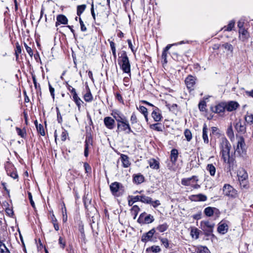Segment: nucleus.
I'll return each instance as SVG.
<instances>
[{
	"label": "nucleus",
	"mask_w": 253,
	"mask_h": 253,
	"mask_svg": "<svg viewBox=\"0 0 253 253\" xmlns=\"http://www.w3.org/2000/svg\"><path fill=\"white\" fill-rule=\"evenodd\" d=\"M219 147L220 155L223 162L225 163L230 164L232 161L230 155L231 146L225 137H222L220 138Z\"/></svg>",
	"instance_id": "f257e3e1"
},
{
	"label": "nucleus",
	"mask_w": 253,
	"mask_h": 253,
	"mask_svg": "<svg viewBox=\"0 0 253 253\" xmlns=\"http://www.w3.org/2000/svg\"><path fill=\"white\" fill-rule=\"evenodd\" d=\"M198 180V177L194 175L191 177L182 178L181 184L184 186H191L194 189H198L200 187V185L197 184Z\"/></svg>",
	"instance_id": "f03ea898"
},
{
	"label": "nucleus",
	"mask_w": 253,
	"mask_h": 253,
	"mask_svg": "<svg viewBox=\"0 0 253 253\" xmlns=\"http://www.w3.org/2000/svg\"><path fill=\"white\" fill-rule=\"evenodd\" d=\"M121 58L120 65L121 69L124 72L129 73L130 72V65L126 53V52L123 53L121 55Z\"/></svg>",
	"instance_id": "7ed1b4c3"
},
{
	"label": "nucleus",
	"mask_w": 253,
	"mask_h": 253,
	"mask_svg": "<svg viewBox=\"0 0 253 253\" xmlns=\"http://www.w3.org/2000/svg\"><path fill=\"white\" fill-rule=\"evenodd\" d=\"M223 193L225 196L235 198L237 197V191L229 184H225L223 187Z\"/></svg>",
	"instance_id": "20e7f679"
},
{
	"label": "nucleus",
	"mask_w": 253,
	"mask_h": 253,
	"mask_svg": "<svg viewBox=\"0 0 253 253\" xmlns=\"http://www.w3.org/2000/svg\"><path fill=\"white\" fill-rule=\"evenodd\" d=\"M201 229L207 235L211 234L214 227V223L208 220L202 221L200 223Z\"/></svg>",
	"instance_id": "39448f33"
},
{
	"label": "nucleus",
	"mask_w": 253,
	"mask_h": 253,
	"mask_svg": "<svg viewBox=\"0 0 253 253\" xmlns=\"http://www.w3.org/2000/svg\"><path fill=\"white\" fill-rule=\"evenodd\" d=\"M245 146L246 145L243 137H239L238 138L237 146L235 148V153H237L239 155L243 154L245 151Z\"/></svg>",
	"instance_id": "423d86ee"
},
{
	"label": "nucleus",
	"mask_w": 253,
	"mask_h": 253,
	"mask_svg": "<svg viewBox=\"0 0 253 253\" xmlns=\"http://www.w3.org/2000/svg\"><path fill=\"white\" fill-rule=\"evenodd\" d=\"M117 126L119 130H120L121 131H126V133L127 134L132 132V130L130 127L129 124L126 119L120 122V123H118Z\"/></svg>",
	"instance_id": "0eeeda50"
},
{
	"label": "nucleus",
	"mask_w": 253,
	"mask_h": 253,
	"mask_svg": "<svg viewBox=\"0 0 253 253\" xmlns=\"http://www.w3.org/2000/svg\"><path fill=\"white\" fill-rule=\"evenodd\" d=\"M196 78L191 75H189L185 80V83L187 88L190 90H193L195 88Z\"/></svg>",
	"instance_id": "6e6552de"
},
{
	"label": "nucleus",
	"mask_w": 253,
	"mask_h": 253,
	"mask_svg": "<svg viewBox=\"0 0 253 253\" xmlns=\"http://www.w3.org/2000/svg\"><path fill=\"white\" fill-rule=\"evenodd\" d=\"M225 102H221L214 106L211 107V109L212 112L220 114L225 111Z\"/></svg>",
	"instance_id": "1a4fd4ad"
},
{
	"label": "nucleus",
	"mask_w": 253,
	"mask_h": 253,
	"mask_svg": "<svg viewBox=\"0 0 253 253\" xmlns=\"http://www.w3.org/2000/svg\"><path fill=\"white\" fill-rule=\"evenodd\" d=\"M225 109L229 111L232 112L237 109L239 106L238 102L236 101H231L228 102H225Z\"/></svg>",
	"instance_id": "9d476101"
},
{
	"label": "nucleus",
	"mask_w": 253,
	"mask_h": 253,
	"mask_svg": "<svg viewBox=\"0 0 253 253\" xmlns=\"http://www.w3.org/2000/svg\"><path fill=\"white\" fill-rule=\"evenodd\" d=\"M104 123L105 126L109 129H113L115 127V120L110 117H105Z\"/></svg>",
	"instance_id": "9b49d317"
},
{
	"label": "nucleus",
	"mask_w": 253,
	"mask_h": 253,
	"mask_svg": "<svg viewBox=\"0 0 253 253\" xmlns=\"http://www.w3.org/2000/svg\"><path fill=\"white\" fill-rule=\"evenodd\" d=\"M228 230V226L227 223L223 221H220L218 223L217 227V231L221 234H225Z\"/></svg>",
	"instance_id": "f8f14e48"
},
{
	"label": "nucleus",
	"mask_w": 253,
	"mask_h": 253,
	"mask_svg": "<svg viewBox=\"0 0 253 253\" xmlns=\"http://www.w3.org/2000/svg\"><path fill=\"white\" fill-rule=\"evenodd\" d=\"M235 127L237 132L241 134H244L246 132V125L240 120L236 123Z\"/></svg>",
	"instance_id": "ddd939ff"
},
{
	"label": "nucleus",
	"mask_w": 253,
	"mask_h": 253,
	"mask_svg": "<svg viewBox=\"0 0 253 253\" xmlns=\"http://www.w3.org/2000/svg\"><path fill=\"white\" fill-rule=\"evenodd\" d=\"M237 176L238 177V180L242 183H244V181L247 179L248 175L247 172L243 169H240L237 172Z\"/></svg>",
	"instance_id": "4468645a"
},
{
	"label": "nucleus",
	"mask_w": 253,
	"mask_h": 253,
	"mask_svg": "<svg viewBox=\"0 0 253 253\" xmlns=\"http://www.w3.org/2000/svg\"><path fill=\"white\" fill-rule=\"evenodd\" d=\"M152 117L156 122H159L161 121L162 116L158 108L155 107L152 113Z\"/></svg>",
	"instance_id": "2eb2a0df"
},
{
	"label": "nucleus",
	"mask_w": 253,
	"mask_h": 253,
	"mask_svg": "<svg viewBox=\"0 0 253 253\" xmlns=\"http://www.w3.org/2000/svg\"><path fill=\"white\" fill-rule=\"evenodd\" d=\"M57 21L55 23L56 27L58 26L60 24H67L68 23V19L67 17L62 14L58 15L56 17Z\"/></svg>",
	"instance_id": "dca6fc26"
},
{
	"label": "nucleus",
	"mask_w": 253,
	"mask_h": 253,
	"mask_svg": "<svg viewBox=\"0 0 253 253\" xmlns=\"http://www.w3.org/2000/svg\"><path fill=\"white\" fill-rule=\"evenodd\" d=\"M191 200L196 202H204L207 200V197L205 195L202 194H199L197 195H194L191 196Z\"/></svg>",
	"instance_id": "f3484780"
},
{
	"label": "nucleus",
	"mask_w": 253,
	"mask_h": 253,
	"mask_svg": "<svg viewBox=\"0 0 253 253\" xmlns=\"http://www.w3.org/2000/svg\"><path fill=\"white\" fill-rule=\"evenodd\" d=\"M208 128L206 124H204L202 130V138L204 142L206 144H208L209 142L208 136Z\"/></svg>",
	"instance_id": "a211bd4d"
},
{
	"label": "nucleus",
	"mask_w": 253,
	"mask_h": 253,
	"mask_svg": "<svg viewBox=\"0 0 253 253\" xmlns=\"http://www.w3.org/2000/svg\"><path fill=\"white\" fill-rule=\"evenodd\" d=\"M150 167L152 169H158L160 168L159 162L155 159H150L148 160Z\"/></svg>",
	"instance_id": "6ab92c4d"
},
{
	"label": "nucleus",
	"mask_w": 253,
	"mask_h": 253,
	"mask_svg": "<svg viewBox=\"0 0 253 253\" xmlns=\"http://www.w3.org/2000/svg\"><path fill=\"white\" fill-rule=\"evenodd\" d=\"M215 211H218V210L215 208L209 207L204 210V213L208 217L211 216Z\"/></svg>",
	"instance_id": "aec40b11"
},
{
	"label": "nucleus",
	"mask_w": 253,
	"mask_h": 253,
	"mask_svg": "<svg viewBox=\"0 0 253 253\" xmlns=\"http://www.w3.org/2000/svg\"><path fill=\"white\" fill-rule=\"evenodd\" d=\"M155 232L154 229H152L148 232L146 235H143L142 237V241L143 242H147L151 239Z\"/></svg>",
	"instance_id": "412c9836"
},
{
	"label": "nucleus",
	"mask_w": 253,
	"mask_h": 253,
	"mask_svg": "<svg viewBox=\"0 0 253 253\" xmlns=\"http://www.w3.org/2000/svg\"><path fill=\"white\" fill-rule=\"evenodd\" d=\"M121 159L123 163V166L124 168H128L130 166V163L127 156L122 154L121 156Z\"/></svg>",
	"instance_id": "4be33fe9"
},
{
	"label": "nucleus",
	"mask_w": 253,
	"mask_h": 253,
	"mask_svg": "<svg viewBox=\"0 0 253 253\" xmlns=\"http://www.w3.org/2000/svg\"><path fill=\"white\" fill-rule=\"evenodd\" d=\"M178 155V151L176 149H173L171 151L170 160L173 164H174L176 162Z\"/></svg>",
	"instance_id": "5701e85b"
},
{
	"label": "nucleus",
	"mask_w": 253,
	"mask_h": 253,
	"mask_svg": "<svg viewBox=\"0 0 253 253\" xmlns=\"http://www.w3.org/2000/svg\"><path fill=\"white\" fill-rule=\"evenodd\" d=\"M72 96H73V100L75 102L76 104L77 105L78 108L80 109L82 104L83 103V101L78 96V94L77 93L73 94Z\"/></svg>",
	"instance_id": "b1692460"
},
{
	"label": "nucleus",
	"mask_w": 253,
	"mask_h": 253,
	"mask_svg": "<svg viewBox=\"0 0 253 253\" xmlns=\"http://www.w3.org/2000/svg\"><path fill=\"white\" fill-rule=\"evenodd\" d=\"M110 188L112 193L115 195L119 189V183L117 182L112 183L110 186Z\"/></svg>",
	"instance_id": "393cba45"
},
{
	"label": "nucleus",
	"mask_w": 253,
	"mask_h": 253,
	"mask_svg": "<svg viewBox=\"0 0 253 253\" xmlns=\"http://www.w3.org/2000/svg\"><path fill=\"white\" fill-rule=\"evenodd\" d=\"M144 179V176L141 174H137L133 177V181L137 184L142 183Z\"/></svg>",
	"instance_id": "a878e982"
},
{
	"label": "nucleus",
	"mask_w": 253,
	"mask_h": 253,
	"mask_svg": "<svg viewBox=\"0 0 253 253\" xmlns=\"http://www.w3.org/2000/svg\"><path fill=\"white\" fill-rule=\"evenodd\" d=\"M207 170L210 172L211 175H214L216 169L212 164H208L207 166Z\"/></svg>",
	"instance_id": "bb28decb"
},
{
	"label": "nucleus",
	"mask_w": 253,
	"mask_h": 253,
	"mask_svg": "<svg viewBox=\"0 0 253 253\" xmlns=\"http://www.w3.org/2000/svg\"><path fill=\"white\" fill-rule=\"evenodd\" d=\"M139 201L146 204L151 203V198L145 195L139 196Z\"/></svg>",
	"instance_id": "cd10ccee"
},
{
	"label": "nucleus",
	"mask_w": 253,
	"mask_h": 253,
	"mask_svg": "<svg viewBox=\"0 0 253 253\" xmlns=\"http://www.w3.org/2000/svg\"><path fill=\"white\" fill-rule=\"evenodd\" d=\"M129 199L128 200V204L129 206H132V205L137 202L139 201V196H131L129 197Z\"/></svg>",
	"instance_id": "c85d7f7f"
},
{
	"label": "nucleus",
	"mask_w": 253,
	"mask_h": 253,
	"mask_svg": "<svg viewBox=\"0 0 253 253\" xmlns=\"http://www.w3.org/2000/svg\"><path fill=\"white\" fill-rule=\"evenodd\" d=\"M112 115L113 116L114 118L116 120V121L118 122V123H120V122H122L123 121L125 120L126 118L125 117H122L119 113L117 112H113L112 113Z\"/></svg>",
	"instance_id": "c756f323"
},
{
	"label": "nucleus",
	"mask_w": 253,
	"mask_h": 253,
	"mask_svg": "<svg viewBox=\"0 0 253 253\" xmlns=\"http://www.w3.org/2000/svg\"><path fill=\"white\" fill-rule=\"evenodd\" d=\"M35 125L36 126V128L38 132L42 136H44L45 135V132L44 130L43 127L42 125L41 124L38 125L37 121H36L35 122Z\"/></svg>",
	"instance_id": "7c9ffc66"
},
{
	"label": "nucleus",
	"mask_w": 253,
	"mask_h": 253,
	"mask_svg": "<svg viewBox=\"0 0 253 253\" xmlns=\"http://www.w3.org/2000/svg\"><path fill=\"white\" fill-rule=\"evenodd\" d=\"M190 234L192 238L197 239L199 235L198 229L196 228L191 229Z\"/></svg>",
	"instance_id": "2f4dec72"
},
{
	"label": "nucleus",
	"mask_w": 253,
	"mask_h": 253,
	"mask_svg": "<svg viewBox=\"0 0 253 253\" xmlns=\"http://www.w3.org/2000/svg\"><path fill=\"white\" fill-rule=\"evenodd\" d=\"M150 128L158 131L163 130L162 126L161 124L157 123L150 126Z\"/></svg>",
	"instance_id": "473e14b6"
},
{
	"label": "nucleus",
	"mask_w": 253,
	"mask_h": 253,
	"mask_svg": "<svg viewBox=\"0 0 253 253\" xmlns=\"http://www.w3.org/2000/svg\"><path fill=\"white\" fill-rule=\"evenodd\" d=\"M235 22L234 20H231L230 21L227 27H224V29H225V31H231L232 30L233 28L234 27Z\"/></svg>",
	"instance_id": "72a5a7b5"
},
{
	"label": "nucleus",
	"mask_w": 253,
	"mask_h": 253,
	"mask_svg": "<svg viewBox=\"0 0 253 253\" xmlns=\"http://www.w3.org/2000/svg\"><path fill=\"white\" fill-rule=\"evenodd\" d=\"M168 225L167 223H164L161 225H159L157 227V229L160 232H163L167 230Z\"/></svg>",
	"instance_id": "f704fd0d"
},
{
	"label": "nucleus",
	"mask_w": 253,
	"mask_h": 253,
	"mask_svg": "<svg viewBox=\"0 0 253 253\" xmlns=\"http://www.w3.org/2000/svg\"><path fill=\"white\" fill-rule=\"evenodd\" d=\"M197 253H211V252L206 247L201 246L198 248Z\"/></svg>",
	"instance_id": "c9c22d12"
},
{
	"label": "nucleus",
	"mask_w": 253,
	"mask_h": 253,
	"mask_svg": "<svg viewBox=\"0 0 253 253\" xmlns=\"http://www.w3.org/2000/svg\"><path fill=\"white\" fill-rule=\"evenodd\" d=\"M86 8V5L85 4H82L78 6L77 7V14L78 16H80L83 12L84 11Z\"/></svg>",
	"instance_id": "e433bc0d"
},
{
	"label": "nucleus",
	"mask_w": 253,
	"mask_h": 253,
	"mask_svg": "<svg viewBox=\"0 0 253 253\" xmlns=\"http://www.w3.org/2000/svg\"><path fill=\"white\" fill-rule=\"evenodd\" d=\"M140 211V209L137 205H134L131 209V212L134 214V218H135Z\"/></svg>",
	"instance_id": "4c0bfd02"
},
{
	"label": "nucleus",
	"mask_w": 253,
	"mask_h": 253,
	"mask_svg": "<svg viewBox=\"0 0 253 253\" xmlns=\"http://www.w3.org/2000/svg\"><path fill=\"white\" fill-rule=\"evenodd\" d=\"M84 99L86 102H90L92 101V96L90 93V91H87L84 95Z\"/></svg>",
	"instance_id": "58836bf2"
},
{
	"label": "nucleus",
	"mask_w": 253,
	"mask_h": 253,
	"mask_svg": "<svg viewBox=\"0 0 253 253\" xmlns=\"http://www.w3.org/2000/svg\"><path fill=\"white\" fill-rule=\"evenodd\" d=\"M184 135L188 141H190L191 140L192 136L190 130L186 129L184 131Z\"/></svg>",
	"instance_id": "ea45409f"
},
{
	"label": "nucleus",
	"mask_w": 253,
	"mask_h": 253,
	"mask_svg": "<svg viewBox=\"0 0 253 253\" xmlns=\"http://www.w3.org/2000/svg\"><path fill=\"white\" fill-rule=\"evenodd\" d=\"M227 134L228 136L230 139L234 138V132H233L232 127L231 125H230L228 127V128L227 129Z\"/></svg>",
	"instance_id": "a19ab883"
},
{
	"label": "nucleus",
	"mask_w": 253,
	"mask_h": 253,
	"mask_svg": "<svg viewBox=\"0 0 253 253\" xmlns=\"http://www.w3.org/2000/svg\"><path fill=\"white\" fill-rule=\"evenodd\" d=\"M239 33L240 35H242L243 39H246L248 36V32L244 28L239 29Z\"/></svg>",
	"instance_id": "79ce46f5"
},
{
	"label": "nucleus",
	"mask_w": 253,
	"mask_h": 253,
	"mask_svg": "<svg viewBox=\"0 0 253 253\" xmlns=\"http://www.w3.org/2000/svg\"><path fill=\"white\" fill-rule=\"evenodd\" d=\"M222 46L227 50L230 51L231 52H233V46L232 44L225 43L222 44Z\"/></svg>",
	"instance_id": "37998d69"
},
{
	"label": "nucleus",
	"mask_w": 253,
	"mask_h": 253,
	"mask_svg": "<svg viewBox=\"0 0 253 253\" xmlns=\"http://www.w3.org/2000/svg\"><path fill=\"white\" fill-rule=\"evenodd\" d=\"M154 220V217L151 214H148L144 218V221L145 223H150Z\"/></svg>",
	"instance_id": "c03bdc74"
},
{
	"label": "nucleus",
	"mask_w": 253,
	"mask_h": 253,
	"mask_svg": "<svg viewBox=\"0 0 253 253\" xmlns=\"http://www.w3.org/2000/svg\"><path fill=\"white\" fill-rule=\"evenodd\" d=\"M206 103L204 100L201 101L199 104V108L201 111H206Z\"/></svg>",
	"instance_id": "a18cd8bd"
},
{
	"label": "nucleus",
	"mask_w": 253,
	"mask_h": 253,
	"mask_svg": "<svg viewBox=\"0 0 253 253\" xmlns=\"http://www.w3.org/2000/svg\"><path fill=\"white\" fill-rule=\"evenodd\" d=\"M58 243L60 247L62 249H64L66 246V242L65 240L61 237H60L58 240Z\"/></svg>",
	"instance_id": "49530a36"
},
{
	"label": "nucleus",
	"mask_w": 253,
	"mask_h": 253,
	"mask_svg": "<svg viewBox=\"0 0 253 253\" xmlns=\"http://www.w3.org/2000/svg\"><path fill=\"white\" fill-rule=\"evenodd\" d=\"M16 130L17 134L20 136L22 138H24L26 135V132L24 130H22L21 129L16 127Z\"/></svg>",
	"instance_id": "de8ad7c7"
},
{
	"label": "nucleus",
	"mask_w": 253,
	"mask_h": 253,
	"mask_svg": "<svg viewBox=\"0 0 253 253\" xmlns=\"http://www.w3.org/2000/svg\"><path fill=\"white\" fill-rule=\"evenodd\" d=\"M211 134L213 135H217L220 133L219 129L217 127L215 126H212L211 127Z\"/></svg>",
	"instance_id": "09e8293b"
},
{
	"label": "nucleus",
	"mask_w": 253,
	"mask_h": 253,
	"mask_svg": "<svg viewBox=\"0 0 253 253\" xmlns=\"http://www.w3.org/2000/svg\"><path fill=\"white\" fill-rule=\"evenodd\" d=\"M160 241L166 248L169 247V240L167 238H161L160 239Z\"/></svg>",
	"instance_id": "8fccbe9b"
},
{
	"label": "nucleus",
	"mask_w": 253,
	"mask_h": 253,
	"mask_svg": "<svg viewBox=\"0 0 253 253\" xmlns=\"http://www.w3.org/2000/svg\"><path fill=\"white\" fill-rule=\"evenodd\" d=\"M24 46L26 48V50L27 51V52H28V53L29 54V55L32 57L33 56V50L32 49V48L29 47L27 43H24Z\"/></svg>",
	"instance_id": "3c124183"
},
{
	"label": "nucleus",
	"mask_w": 253,
	"mask_h": 253,
	"mask_svg": "<svg viewBox=\"0 0 253 253\" xmlns=\"http://www.w3.org/2000/svg\"><path fill=\"white\" fill-rule=\"evenodd\" d=\"M245 121L249 124L253 123V117L252 115L246 116L245 117Z\"/></svg>",
	"instance_id": "603ef678"
},
{
	"label": "nucleus",
	"mask_w": 253,
	"mask_h": 253,
	"mask_svg": "<svg viewBox=\"0 0 253 253\" xmlns=\"http://www.w3.org/2000/svg\"><path fill=\"white\" fill-rule=\"evenodd\" d=\"M138 109L143 115L148 113L147 109L143 106H139Z\"/></svg>",
	"instance_id": "864d4df0"
},
{
	"label": "nucleus",
	"mask_w": 253,
	"mask_h": 253,
	"mask_svg": "<svg viewBox=\"0 0 253 253\" xmlns=\"http://www.w3.org/2000/svg\"><path fill=\"white\" fill-rule=\"evenodd\" d=\"M89 140H88V141L87 140H85L84 155L85 157H87L88 155V142H89Z\"/></svg>",
	"instance_id": "5fc2aeb1"
},
{
	"label": "nucleus",
	"mask_w": 253,
	"mask_h": 253,
	"mask_svg": "<svg viewBox=\"0 0 253 253\" xmlns=\"http://www.w3.org/2000/svg\"><path fill=\"white\" fill-rule=\"evenodd\" d=\"M0 253H10L5 245H1L0 247Z\"/></svg>",
	"instance_id": "6e6d98bb"
},
{
	"label": "nucleus",
	"mask_w": 253,
	"mask_h": 253,
	"mask_svg": "<svg viewBox=\"0 0 253 253\" xmlns=\"http://www.w3.org/2000/svg\"><path fill=\"white\" fill-rule=\"evenodd\" d=\"M151 250L153 253H159L161 251V249L159 246H152L151 248Z\"/></svg>",
	"instance_id": "4d7b16f0"
},
{
	"label": "nucleus",
	"mask_w": 253,
	"mask_h": 253,
	"mask_svg": "<svg viewBox=\"0 0 253 253\" xmlns=\"http://www.w3.org/2000/svg\"><path fill=\"white\" fill-rule=\"evenodd\" d=\"M182 43H183V42H181L179 43H174V44H168L166 47L164 49V51H166V52H168V51L170 49V48L174 45H177V44H182Z\"/></svg>",
	"instance_id": "13d9d810"
},
{
	"label": "nucleus",
	"mask_w": 253,
	"mask_h": 253,
	"mask_svg": "<svg viewBox=\"0 0 253 253\" xmlns=\"http://www.w3.org/2000/svg\"><path fill=\"white\" fill-rule=\"evenodd\" d=\"M49 91L51 95L52 96V98L54 99V88L51 85L50 83H48Z\"/></svg>",
	"instance_id": "bf43d9fd"
},
{
	"label": "nucleus",
	"mask_w": 253,
	"mask_h": 253,
	"mask_svg": "<svg viewBox=\"0 0 253 253\" xmlns=\"http://www.w3.org/2000/svg\"><path fill=\"white\" fill-rule=\"evenodd\" d=\"M67 89L70 91L72 94H75L76 93V89L73 88L71 85L69 84H67Z\"/></svg>",
	"instance_id": "052dcab7"
},
{
	"label": "nucleus",
	"mask_w": 253,
	"mask_h": 253,
	"mask_svg": "<svg viewBox=\"0 0 253 253\" xmlns=\"http://www.w3.org/2000/svg\"><path fill=\"white\" fill-rule=\"evenodd\" d=\"M130 121L131 124H135L137 123V117L134 113H133L130 117Z\"/></svg>",
	"instance_id": "680f3d73"
},
{
	"label": "nucleus",
	"mask_w": 253,
	"mask_h": 253,
	"mask_svg": "<svg viewBox=\"0 0 253 253\" xmlns=\"http://www.w3.org/2000/svg\"><path fill=\"white\" fill-rule=\"evenodd\" d=\"M79 21H80V25H81V30L83 32L85 31L86 30V28L81 18H79Z\"/></svg>",
	"instance_id": "e2e57ef3"
},
{
	"label": "nucleus",
	"mask_w": 253,
	"mask_h": 253,
	"mask_svg": "<svg viewBox=\"0 0 253 253\" xmlns=\"http://www.w3.org/2000/svg\"><path fill=\"white\" fill-rule=\"evenodd\" d=\"M84 168L86 173L90 172L91 171V167L90 166L86 163L84 164Z\"/></svg>",
	"instance_id": "0e129e2a"
},
{
	"label": "nucleus",
	"mask_w": 253,
	"mask_h": 253,
	"mask_svg": "<svg viewBox=\"0 0 253 253\" xmlns=\"http://www.w3.org/2000/svg\"><path fill=\"white\" fill-rule=\"evenodd\" d=\"M21 51H22V50H21V47L20 45H19V44L18 42H17L16 43V49L15 50V52L21 53Z\"/></svg>",
	"instance_id": "69168bd1"
},
{
	"label": "nucleus",
	"mask_w": 253,
	"mask_h": 253,
	"mask_svg": "<svg viewBox=\"0 0 253 253\" xmlns=\"http://www.w3.org/2000/svg\"><path fill=\"white\" fill-rule=\"evenodd\" d=\"M68 133L66 131L64 130L62 132L61 134V140L62 141H65L67 138Z\"/></svg>",
	"instance_id": "338daca9"
},
{
	"label": "nucleus",
	"mask_w": 253,
	"mask_h": 253,
	"mask_svg": "<svg viewBox=\"0 0 253 253\" xmlns=\"http://www.w3.org/2000/svg\"><path fill=\"white\" fill-rule=\"evenodd\" d=\"M150 204H151L154 208H156L160 205V203L158 200H156L155 201H152L151 200Z\"/></svg>",
	"instance_id": "774afa93"
}]
</instances>
